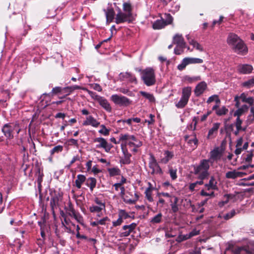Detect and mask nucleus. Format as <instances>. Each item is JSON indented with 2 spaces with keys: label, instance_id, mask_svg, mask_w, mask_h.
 <instances>
[{
  "label": "nucleus",
  "instance_id": "f257e3e1",
  "mask_svg": "<svg viewBox=\"0 0 254 254\" xmlns=\"http://www.w3.org/2000/svg\"><path fill=\"white\" fill-rule=\"evenodd\" d=\"M249 107L248 106L245 105L242 106L241 108H238L234 113V116L237 117V119L234 124H231L228 126V129L229 130L233 131L234 127L235 126L236 130H234L233 133L235 135H238L239 132L241 131H245V128L242 127V120L240 118V117L244 113L245 111L248 110Z\"/></svg>",
  "mask_w": 254,
  "mask_h": 254
},
{
  "label": "nucleus",
  "instance_id": "f03ea898",
  "mask_svg": "<svg viewBox=\"0 0 254 254\" xmlns=\"http://www.w3.org/2000/svg\"><path fill=\"white\" fill-rule=\"evenodd\" d=\"M209 167V160H201L198 165L194 166V174L198 176V178L199 180H203L209 175L208 172Z\"/></svg>",
  "mask_w": 254,
  "mask_h": 254
},
{
  "label": "nucleus",
  "instance_id": "7ed1b4c3",
  "mask_svg": "<svg viewBox=\"0 0 254 254\" xmlns=\"http://www.w3.org/2000/svg\"><path fill=\"white\" fill-rule=\"evenodd\" d=\"M141 79L147 86L155 84L156 78L154 70L151 67L146 68L141 71Z\"/></svg>",
  "mask_w": 254,
  "mask_h": 254
},
{
  "label": "nucleus",
  "instance_id": "20e7f679",
  "mask_svg": "<svg viewBox=\"0 0 254 254\" xmlns=\"http://www.w3.org/2000/svg\"><path fill=\"white\" fill-rule=\"evenodd\" d=\"M120 140L126 141L125 143L130 147H139L142 144V142L138 140L134 135L128 134H121L120 136Z\"/></svg>",
  "mask_w": 254,
  "mask_h": 254
},
{
  "label": "nucleus",
  "instance_id": "39448f33",
  "mask_svg": "<svg viewBox=\"0 0 254 254\" xmlns=\"http://www.w3.org/2000/svg\"><path fill=\"white\" fill-rule=\"evenodd\" d=\"M94 204H93L89 207V210L91 213H98L97 216L101 217L102 215L101 211L105 210V203L98 198H95L94 199Z\"/></svg>",
  "mask_w": 254,
  "mask_h": 254
},
{
  "label": "nucleus",
  "instance_id": "423d86ee",
  "mask_svg": "<svg viewBox=\"0 0 254 254\" xmlns=\"http://www.w3.org/2000/svg\"><path fill=\"white\" fill-rule=\"evenodd\" d=\"M132 21V15L129 13H126L121 10L116 14L115 22L117 24H121L125 22L128 23Z\"/></svg>",
  "mask_w": 254,
  "mask_h": 254
},
{
  "label": "nucleus",
  "instance_id": "0eeeda50",
  "mask_svg": "<svg viewBox=\"0 0 254 254\" xmlns=\"http://www.w3.org/2000/svg\"><path fill=\"white\" fill-rule=\"evenodd\" d=\"M51 198L50 200V206L53 213H54V210L59 205V202L63 198V193L60 191H54L51 193Z\"/></svg>",
  "mask_w": 254,
  "mask_h": 254
},
{
  "label": "nucleus",
  "instance_id": "6e6552de",
  "mask_svg": "<svg viewBox=\"0 0 254 254\" xmlns=\"http://www.w3.org/2000/svg\"><path fill=\"white\" fill-rule=\"evenodd\" d=\"M165 17L166 20L161 19L155 21L153 24V28L154 29H160L172 22L173 18L170 14H165Z\"/></svg>",
  "mask_w": 254,
  "mask_h": 254
},
{
  "label": "nucleus",
  "instance_id": "1a4fd4ad",
  "mask_svg": "<svg viewBox=\"0 0 254 254\" xmlns=\"http://www.w3.org/2000/svg\"><path fill=\"white\" fill-rule=\"evenodd\" d=\"M111 99L115 104L122 106H127L131 103V101L127 98L117 94L113 95Z\"/></svg>",
  "mask_w": 254,
  "mask_h": 254
},
{
  "label": "nucleus",
  "instance_id": "9d476101",
  "mask_svg": "<svg viewBox=\"0 0 254 254\" xmlns=\"http://www.w3.org/2000/svg\"><path fill=\"white\" fill-rule=\"evenodd\" d=\"M93 141L98 143L96 145L97 148H103L106 152H109L112 148V145L109 144L107 140L103 137H97L94 139Z\"/></svg>",
  "mask_w": 254,
  "mask_h": 254
},
{
  "label": "nucleus",
  "instance_id": "9b49d317",
  "mask_svg": "<svg viewBox=\"0 0 254 254\" xmlns=\"http://www.w3.org/2000/svg\"><path fill=\"white\" fill-rule=\"evenodd\" d=\"M149 167L151 170V174H162V170L159 166L155 158L151 156L149 163Z\"/></svg>",
  "mask_w": 254,
  "mask_h": 254
},
{
  "label": "nucleus",
  "instance_id": "f8f14e48",
  "mask_svg": "<svg viewBox=\"0 0 254 254\" xmlns=\"http://www.w3.org/2000/svg\"><path fill=\"white\" fill-rule=\"evenodd\" d=\"M136 225L135 223H132L128 225H124L122 228L123 231L120 233V236L121 237H126L129 236L135 229Z\"/></svg>",
  "mask_w": 254,
  "mask_h": 254
},
{
  "label": "nucleus",
  "instance_id": "ddd939ff",
  "mask_svg": "<svg viewBox=\"0 0 254 254\" xmlns=\"http://www.w3.org/2000/svg\"><path fill=\"white\" fill-rule=\"evenodd\" d=\"M119 78L122 81L137 83V79L135 75L129 72H121L119 75Z\"/></svg>",
  "mask_w": 254,
  "mask_h": 254
},
{
  "label": "nucleus",
  "instance_id": "4468645a",
  "mask_svg": "<svg viewBox=\"0 0 254 254\" xmlns=\"http://www.w3.org/2000/svg\"><path fill=\"white\" fill-rule=\"evenodd\" d=\"M106 18V22L110 23L115 19V12L113 7L108 6L106 9H104Z\"/></svg>",
  "mask_w": 254,
  "mask_h": 254
},
{
  "label": "nucleus",
  "instance_id": "2eb2a0df",
  "mask_svg": "<svg viewBox=\"0 0 254 254\" xmlns=\"http://www.w3.org/2000/svg\"><path fill=\"white\" fill-rule=\"evenodd\" d=\"M173 44H176L177 47L182 49L186 48V43L184 38L181 34H177L174 36Z\"/></svg>",
  "mask_w": 254,
  "mask_h": 254
},
{
  "label": "nucleus",
  "instance_id": "dca6fc26",
  "mask_svg": "<svg viewBox=\"0 0 254 254\" xmlns=\"http://www.w3.org/2000/svg\"><path fill=\"white\" fill-rule=\"evenodd\" d=\"M82 125L84 126H91L94 127H97L100 125V122L92 116H88L86 117L85 120L83 122Z\"/></svg>",
  "mask_w": 254,
  "mask_h": 254
},
{
  "label": "nucleus",
  "instance_id": "f3484780",
  "mask_svg": "<svg viewBox=\"0 0 254 254\" xmlns=\"http://www.w3.org/2000/svg\"><path fill=\"white\" fill-rule=\"evenodd\" d=\"M207 87V85L205 81H201L196 85L194 90V93L196 97L202 94Z\"/></svg>",
  "mask_w": 254,
  "mask_h": 254
},
{
  "label": "nucleus",
  "instance_id": "a211bd4d",
  "mask_svg": "<svg viewBox=\"0 0 254 254\" xmlns=\"http://www.w3.org/2000/svg\"><path fill=\"white\" fill-rule=\"evenodd\" d=\"M232 49L238 54L244 55L247 52V48L242 40L235 45Z\"/></svg>",
  "mask_w": 254,
  "mask_h": 254
},
{
  "label": "nucleus",
  "instance_id": "6ab92c4d",
  "mask_svg": "<svg viewBox=\"0 0 254 254\" xmlns=\"http://www.w3.org/2000/svg\"><path fill=\"white\" fill-rule=\"evenodd\" d=\"M246 173L238 171L236 170H234L232 171H229L226 173L225 177L227 179H236L239 178H242L244 177Z\"/></svg>",
  "mask_w": 254,
  "mask_h": 254
},
{
  "label": "nucleus",
  "instance_id": "aec40b11",
  "mask_svg": "<svg viewBox=\"0 0 254 254\" xmlns=\"http://www.w3.org/2000/svg\"><path fill=\"white\" fill-rule=\"evenodd\" d=\"M185 140L187 143L190 145L191 150H194L197 146L198 140L195 135L188 136L186 135Z\"/></svg>",
  "mask_w": 254,
  "mask_h": 254
},
{
  "label": "nucleus",
  "instance_id": "412c9836",
  "mask_svg": "<svg viewBox=\"0 0 254 254\" xmlns=\"http://www.w3.org/2000/svg\"><path fill=\"white\" fill-rule=\"evenodd\" d=\"M242 40L236 34H230L227 38L228 44L232 47L240 42Z\"/></svg>",
  "mask_w": 254,
  "mask_h": 254
},
{
  "label": "nucleus",
  "instance_id": "4be33fe9",
  "mask_svg": "<svg viewBox=\"0 0 254 254\" xmlns=\"http://www.w3.org/2000/svg\"><path fill=\"white\" fill-rule=\"evenodd\" d=\"M13 128L9 124H5L2 128V131L4 133L5 137L8 138H12L13 135L12 134Z\"/></svg>",
  "mask_w": 254,
  "mask_h": 254
},
{
  "label": "nucleus",
  "instance_id": "5701e85b",
  "mask_svg": "<svg viewBox=\"0 0 254 254\" xmlns=\"http://www.w3.org/2000/svg\"><path fill=\"white\" fill-rule=\"evenodd\" d=\"M238 70L239 72L243 74H248L250 73L253 68V66L249 64H241L238 66Z\"/></svg>",
  "mask_w": 254,
  "mask_h": 254
},
{
  "label": "nucleus",
  "instance_id": "b1692460",
  "mask_svg": "<svg viewBox=\"0 0 254 254\" xmlns=\"http://www.w3.org/2000/svg\"><path fill=\"white\" fill-rule=\"evenodd\" d=\"M220 124L216 123L213 124L212 127L209 129L208 133V138L213 137L217 133V131L219 128Z\"/></svg>",
  "mask_w": 254,
  "mask_h": 254
},
{
  "label": "nucleus",
  "instance_id": "393cba45",
  "mask_svg": "<svg viewBox=\"0 0 254 254\" xmlns=\"http://www.w3.org/2000/svg\"><path fill=\"white\" fill-rule=\"evenodd\" d=\"M97 180L95 178L89 177L86 180V185L89 188L91 192L95 188Z\"/></svg>",
  "mask_w": 254,
  "mask_h": 254
},
{
  "label": "nucleus",
  "instance_id": "a878e982",
  "mask_svg": "<svg viewBox=\"0 0 254 254\" xmlns=\"http://www.w3.org/2000/svg\"><path fill=\"white\" fill-rule=\"evenodd\" d=\"M217 182L216 181L214 177L212 176L210 178L208 184H205V187L207 188V190H217L218 187L217 186Z\"/></svg>",
  "mask_w": 254,
  "mask_h": 254
},
{
  "label": "nucleus",
  "instance_id": "bb28decb",
  "mask_svg": "<svg viewBox=\"0 0 254 254\" xmlns=\"http://www.w3.org/2000/svg\"><path fill=\"white\" fill-rule=\"evenodd\" d=\"M99 104L107 111L109 112H111L112 111V108L108 102V101L104 98V97H101L98 101Z\"/></svg>",
  "mask_w": 254,
  "mask_h": 254
},
{
  "label": "nucleus",
  "instance_id": "cd10ccee",
  "mask_svg": "<svg viewBox=\"0 0 254 254\" xmlns=\"http://www.w3.org/2000/svg\"><path fill=\"white\" fill-rule=\"evenodd\" d=\"M178 201L179 198L177 196L173 197V199L170 200L171 210L173 213H176L179 210Z\"/></svg>",
  "mask_w": 254,
  "mask_h": 254
},
{
  "label": "nucleus",
  "instance_id": "c85d7f7f",
  "mask_svg": "<svg viewBox=\"0 0 254 254\" xmlns=\"http://www.w3.org/2000/svg\"><path fill=\"white\" fill-rule=\"evenodd\" d=\"M240 98L243 102L246 103L250 106L252 105L254 102L253 98L251 97H248L247 94L245 93H242L240 96Z\"/></svg>",
  "mask_w": 254,
  "mask_h": 254
},
{
  "label": "nucleus",
  "instance_id": "c756f323",
  "mask_svg": "<svg viewBox=\"0 0 254 254\" xmlns=\"http://www.w3.org/2000/svg\"><path fill=\"white\" fill-rule=\"evenodd\" d=\"M86 177L82 174H79L77 176V179L75 181V186L78 189H80L81 187V185L83 183L86 182Z\"/></svg>",
  "mask_w": 254,
  "mask_h": 254
},
{
  "label": "nucleus",
  "instance_id": "7c9ffc66",
  "mask_svg": "<svg viewBox=\"0 0 254 254\" xmlns=\"http://www.w3.org/2000/svg\"><path fill=\"white\" fill-rule=\"evenodd\" d=\"M221 155V151L219 148H214L210 152V158L213 160H217L219 159Z\"/></svg>",
  "mask_w": 254,
  "mask_h": 254
},
{
  "label": "nucleus",
  "instance_id": "2f4dec72",
  "mask_svg": "<svg viewBox=\"0 0 254 254\" xmlns=\"http://www.w3.org/2000/svg\"><path fill=\"white\" fill-rule=\"evenodd\" d=\"M139 94L147 99L150 103H155V98L152 94L143 91H139Z\"/></svg>",
  "mask_w": 254,
  "mask_h": 254
},
{
  "label": "nucleus",
  "instance_id": "473e14b6",
  "mask_svg": "<svg viewBox=\"0 0 254 254\" xmlns=\"http://www.w3.org/2000/svg\"><path fill=\"white\" fill-rule=\"evenodd\" d=\"M187 39L189 40V43L190 45H192L194 48H195L197 50H198L200 52H202L203 51V48L202 46L199 44L197 41H195L193 39L189 40V36H187Z\"/></svg>",
  "mask_w": 254,
  "mask_h": 254
},
{
  "label": "nucleus",
  "instance_id": "72a5a7b5",
  "mask_svg": "<svg viewBox=\"0 0 254 254\" xmlns=\"http://www.w3.org/2000/svg\"><path fill=\"white\" fill-rule=\"evenodd\" d=\"M191 94V88L190 87H186L182 90V97L189 101Z\"/></svg>",
  "mask_w": 254,
  "mask_h": 254
},
{
  "label": "nucleus",
  "instance_id": "f704fd0d",
  "mask_svg": "<svg viewBox=\"0 0 254 254\" xmlns=\"http://www.w3.org/2000/svg\"><path fill=\"white\" fill-rule=\"evenodd\" d=\"M165 157L161 160V162L164 164H166L168 161L171 160L174 156L173 152L169 151H165L164 152Z\"/></svg>",
  "mask_w": 254,
  "mask_h": 254
},
{
  "label": "nucleus",
  "instance_id": "c9c22d12",
  "mask_svg": "<svg viewBox=\"0 0 254 254\" xmlns=\"http://www.w3.org/2000/svg\"><path fill=\"white\" fill-rule=\"evenodd\" d=\"M108 172L111 177L118 176L121 174V170L118 167L108 168Z\"/></svg>",
  "mask_w": 254,
  "mask_h": 254
},
{
  "label": "nucleus",
  "instance_id": "e433bc0d",
  "mask_svg": "<svg viewBox=\"0 0 254 254\" xmlns=\"http://www.w3.org/2000/svg\"><path fill=\"white\" fill-rule=\"evenodd\" d=\"M162 214L161 213H159L157 215H155L153 217L151 220L150 222L152 224H157L159 223L162 221Z\"/></svg>",
  "mask_w": 254,
  "mask_h": 254
},
{
  "label": "nucleus",
  "instance_id": "4c0bfd02",
  "mask_svg": "<svg viewBox=\"0 0 254 254\" xmlns=\"http://www.w3.org/2000/svg\"><path fill=\"white\" fill-rule=\"evenodd\" d=\"M66 213L70 216H72V215L76 212L73 205L71 204L70 202H69L67 203V206L65 208Z\"/></svg>",
  "mask_w": 254,
  "mask_h": 254
},
{
  "label": "nucleus",
  "instance_id": "58836bf2",
  "mask_svg": "<svg viewBox=\"0 0 254 254\" xmlns=\"http://www.w3.org/2000/svg\"><path fill=\"white\" fill-rule=\"evenodd\" d=\"M186 59L188 62L189 64H201L203 63V60L199 58L188 57L186 58Z\"/></svg>",
  "mask_w": 254,
  "mask_h": 254
},
{
  "label": "nucleus",
  "instance_id": "ea45409f",
  "mask_svg": "<svg viewBox=\"0 0 254 254\" xmlns=\"http://www.w3.org/2000/svg\"><path fill=\"white\" fill-rule=\"evenodd\" d=\"M63 150V146L62 145H57L54 147L52 150L50 151L51 156H53L55 153H59L62 152Z\"/></svg>",
  "mask_w": 254,
  "mask_h": 254
},
{
  "label": "nucleus",
  "instance_id": "a19ab883",
  "mask_svg": "<svg viewBox=\"0 0 254 254\" xmlns=\"http://www.w3.org/2000/svg\"><path fill=\"white\" fill-rule=\"evenodd\" d=\"M228 112V109L225 107L223 106L221 108H219L218 110H216L215 113L217 116H221L226 115Z\"/></svg>",
  "mask_w": 254,
  "mask_h": 254
},
{
  "label": "nucleus",
  "instance_id": "79ce46f5",
  "mask_svg": "<svg viewBox=\"0 0 254 254\" xmlns=\"http://www.w3.org/2000/svg\"><path fill=\"white\" fill-rule=\"evenodd\" d=\"M188 102V100L181 97L180 101L177 103H176V106L178 108H183L187 104Z\"/></svg>",
  "mask_w": 254,
  "mask_h": 254
},
{
  "label": "nucleus",
  "instance_id": "37998d69",
  "mask_svg": "<svg viewBox=\"0 0 254 254\" xmlns=\"http://www.w3.org/2000/svg\"><path fill=\"white\" fill-rule=\"evenodd\" d=\"M152 191H150L149 189H146L145 191L144 192L145 195V198L148 200L149 202H153V198L152 197Z\"/></svg>",
  "mask_w": 254,
  "mask_h": 254
},
{
  "label": "nucleus",
  "instance_id": "c03bdc74",
  "mask_svg": "<svg viewBox=\"0 0 254 254\" xmlns=\"http://www.w3.org/2000/svg\"><path fill=\"white\" fill-rule=\"evenodd\" d=\"M242 86L247 88H250L254 85V78L248 80L242 84Z\"/></svg>",
  "mask_w": 254,
  "mask_h": 254
},
{
  "label": "nucleus",
  "instance_id": "a18cd8bd",
  "mask_svg": "<svg viewBox=\"0 0 254 254\" xmlns=\"http://www.w3.org/2000/svg\"><path fill=\"white\" fill-rule=\"evenodd\" d=\"M123 10L125 11V13H129L132 15V8L130 3L128 2H125L123 4Z\"/></svg>",
  "mask_w": 254,
  "mask_h": 254
},
{
  "label": "nucleus",
  "instance_id": "49530a36",
  "mask_svg": "<svg viewBox=\"0 0 254 254\" xmlns=\"http://www.w3.org/2000/svg\"><path fill=\"white\" fill-rule=\"evenodd\" d=\"M213 101H215L216 103L217 104H219L220 103V100L219 99L218 96L217 95H213L209 97L207 100V103H210Z\"/></svg>",
  "mask_w": 254,
  "mask_h": 254
},
{
  "label": "nucleus",
  "instance_id": "de8ad7c7",
  "mask_svg": "<svg viewBox=\"0 0 254 254\" xmlns=\"http://www.w3.org/2000/svg\"><path fill=\"white\" fill-rule=\"evenodd\" d=\"M203 184V180H200V181H198L194 183L190 184L189 186V189L191 191H193V190H195V188L197 187V185H202Z\"/></svg>",
  "mask_w": 254,
  "mask_h": 254
},
{
  "label": "nucleus",
  "instance_id": "09e8293b",
  "mask_svg": "<svg viewBox=\"0 0 254 254\" xmlns=\"http://www.w3.org/2000/svg\"><path fill=\"white\" fill-rule=\"evenodd\" d=\"M118 216L122 220L126 219L127 218L130 217V216L125 210H120L119 211Z\"/></svg>",
  "mask_w": 254,
  "mask_h": 254
},
{
  "label": "nucleus",
  "instance_id": "8fccbe9b",
  "mask_svg": "<svg viewBox=\"0 0 254 254\" xmlns=\"http://www.w3.org/2000/svg\"><path fill=\"white\" fill-rule=\"evenodd\" d=\"M188 64V62L186 59V58H185L182 60L181 63L178 65L177 68L179 70H183L186 68V66Z\"/></svg>",
  "mask_w": 254,
  "mask_h": 254
},
{
  "label": "nucleus",
  "instance_id": "3c124183",
  "mask_svg": "<svg viewBox=\"0 0 254 254\" xmlns=\"http://www.w3.org/2000/svg\"><path fill=\"white\" fill-rule=\"evenodd\" d=\"M169 173L172 180H175L177 178L176 169H173L172 167H170L169 170Z\"/></svg>",
  "mask_w": 254,
  "mask_h": 254
},
{
  "label": "nucleus",
  "instance_id": "603ef678",
  "mask_svg": "<svg viewBox=\"0 0 254 254\" xmlns=\"http://www.w3.org/2000/svg\"><path fill=\"white\" fill-rule=\"evenodd\" d=\"M100 127L101 129H100L98 132L105 136L108 135L109 134L110 130L107 129L104 125H102Z\"/></svg>",
  "mask_w": 254,
  "mask_h": 254
},
{
  "label": "nucleus",
  "instance_id": "864d4df0",
  "mask_svg": "<svg viewBox=\"0 0 254 254\" xmlns=\"http://www.w3.org/2000/svg\"><path fill=\"white\" fill-rule=\"evenodd\" d=\"M185 79L186 81H188L189 83H192L194 81H198L201 79V78L200 76H193V77H190L189 76H186L185 77Z\"/></svg>",
  "mask_w": 254,
  "mask_h": 254
},
{
  "label": "nucleus",
  "instance_id": "5fc2aeb1",
  "mask_svg": "<svg viewBox=\"0 0 254 254\" xmlns=\"http://www.w3.org/2000/svg\"><path fill=\"white\" fill-rule=\"evenodd\" d=\"M157 196L158 197L160 196H163L165 197H168L170 198V200L173 199V197H175V196L173 195L172 193H169L168 192H158L157 194Z\"/></svg>",
  "mask_w": 254,
  "mask_h": 254
},
{
  "label": "nucleus",
  "instance_id": "6e6d98bb",
  "mask_svg": "<svg viewBox=\"0 0 254 254\" xmlns=\"http://www.w3.org/2000/svg\"><path fill=\"white\" fill-rule=\"evenodd\" d=\"M131 155L126 154L124 156V158L122 160V162L124 164H129L130 163V157Z\"/></svg>",
  "mask_w": 254,
  "mask_h": 254
},
{
  "label": "nucleus",
  "instance_id": "4d7b16f0",
  "mask_svg": "<svg viewBox=\"0 0 254 254\" xmlns=\"http://www.w3.org/2000/svg\"><path fill=\"white\" fill-rule=\"evenodd\" d=\"M71 217H73L78 222L82 223L83 220V217L78 212H75Z\"/></svg>",
  "mask_w": 254,
  "mask_h": 254
},
{
  "label": "nucleus",
  "instance_id": "13d9d810",
  "mask_svg": "<svg viewBox=\"0 0 254 254\" xmlns=\"http://www.w3.org/2000/svg\"><path fill=\"white\" fill-rule=\"evenodd\" d=\"M199 234V231H197L195 229L193 230L191 232H190L189 235H187L184 236V240H186L187 239L190 238L191 237L194 236H196Z\"/></svg>",
  "mask_w": 254,
  "mask_h": 254
},
{
  "label": "nucleus",
  "instance_id": "bf43d9fd",
  "mask_svg": "<svg viewBox=\"0 0 254 254\" xmlns=\"http://www.w3.org/2000/svg\"><path fill=\"white\" fill-rule=\"evenodd\" d=\"M253 154L252 152H248L247 154L244 155V158L246 162H250L252 161Z\"/></svg>",
  "mask_w": 254,
  "mask_h": 254
},
{
  "label": "nucleus",
  "instance_id": "052dcab7",
  "mask_svg": "<svg viewBox=\"0 0 254 254\" xmlns=\"http://www.w3.org/2000/svg\"><path fill=\"white\" fill-rule=\"evenodd\" d=\"M86 90L88 91V93L90 95V96L93 99L97 100L98 102L99 101V99H100L101 98V96H100L98 95L97 94H96V93L93 92H92L91 91L88 90L87 89Z\"/></svg>",
  "mask_w": 254,
  "mask_h": 254
},
{
  "label": "nucleus",
  "instance_id": "680f3d73",
  "mask_svg": "<svg viewBox=\"0 0 254 254\" xmlns=\"http://www.w3.org/2000/svg\"><path fill=\"white\" fill-rule=\"evenodd\" d=\"M236 211L235 210H232L230 212L225 214L224 216V218L225 220H228L233 217L236 214Z\"/></svg>",
  "mask_w": 254,
  "mask_h": 254
},
{
  "label": "nucleus",
  "instance_id": "e2e57ef3",
  "mask_svg": "<svg viewBox=\"0 0 254 254\" xmlns=\"http://www.w3.org/2000/svg\"><path fill=\"white\" fill-rule=\"evenodd\" d=\"M64 89H69L70 90V91H73L74 90L76 89H82L83 90H87L85 88H82L81 87L78 86V85H74L72 86H68L64 88Z\"/></svg>",
  "mask_w": 254,
  "mask_h": 254
},
{
  "label": "nucleus",
  "instance_id": "0e129e2a",
  "mask_svg": "<svg viewBox=\"0 0 254 254\" xmlns=\"http://www.w3.org/2000/svg\"><path fill=\"white\" fill-rule=\"evenodd\" d=\"M63 90V88H62L61 87H59V86L53 88L52 92L50 94L52 95H55L61 92Z\"/></svg>",
  "mask_w": 254,
  "mask_h": 254
},
{
  "label": "nucleus",
  "instance_id": "69168bd1",
  "mask_svg": "<svg viewBox=\"0 0 254 254\" xmlns=\"http://www.w3.org/2000/svg\"><path fill=\"white\" fill-rule=\"evenodd\" d=\"M98 224L100 225H105L107 222L110 221V219L106 216L100 220H97Z\"/></svg>",
  "mask_w": 254,
  "mask_h": 254
},
{
  "label": "nucleus",
  "instance_id": "338daca9",
  "mask_svg": "<svg viewBox=\"0 0 254 254\" xmlns=\"http://www.w3.org/2000/svg\"><path fill=\"white\" fill-rule=\"evenodd\" d=\"M80 157L78 155H77L76 156H73V157L72 158L71 160L70 161L69 164L68 166V167H70L76 161L80 160Z\"/></svg>",
  "mask_w": 254,
  "mask_h": 254
},
{
  "label": "nucleus",
  "instance_id": "774afa93",
  "mask_svg": "<svg viewBox=\"0 0 254 254\" xmlns=\"http://www.w3.org/2000/svg\"><path fill=\"white\" fill-rule=\"evenodd\" d=\"M149 116L150 118V120H145V123H147L148 125L153 124L155 122L154 115H153L152 114H149Z\"/></svg>",
  "mask_w": 254,
  "mask_h": 254
}]
</instances>
